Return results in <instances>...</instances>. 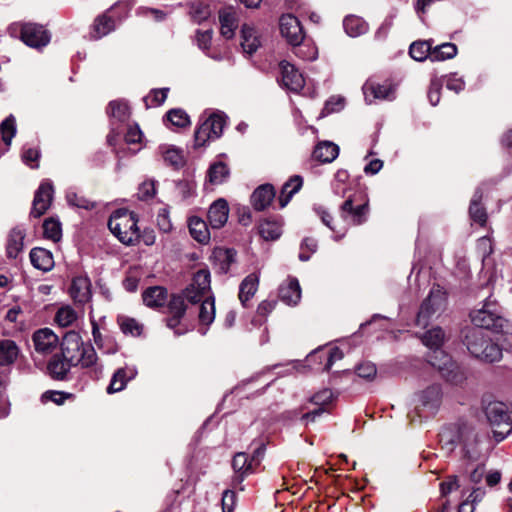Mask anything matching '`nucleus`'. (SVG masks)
Wrapping results in <instances>:
<instances>
[{"instance_id": "f257e3e1", "label": "nucleus", "mask_w": 512, "mask_h": 512, "mask_svg": "<svg viewBox=\"0 0 512 512\" xmlns=\"http://www.w3.org/2000/svg\"><path fill=\"white\" fill-rule=\"evenodd\" d=\"M472 323L479 328L492 330L495 333L512 334V322L506 319L499 304L487 298L480 309L470 313Z\"/></svg>"}, {"instance_id": "f03ea898", "label": "nucleus", "mask_w": 512, "mask_h": 512, "mask_svg": "<svg viewBox=\"0 0 512 512\" xmlns=\"http://www.w3.org/2000/svg\"><path fill=\"white\" fill-rule=\"evenodd\" d=\"M61 355L70 364L88 368L96 364L97 354L90 344H85L80 334L76 331H68L61 342Z\"/></svg>"}, {"instance_id": "7ed1b4c3", "label": "nucleus", "mask_w": 512, "mask_h": 512, "mask_svg": "<svg viewBox=\"0 0 512 512\" xmlns=\"http://www.w3.org/2000/svg\"><path fill=\"white\" fill-rule=\"evenodd\" d=\"M439 440L448 450H453L458 443L462 444L464 455L470 460H476L480 456V451L477 449V434L467 425L444 427L439 433Z\"/></svg>"}, {"instance_id": "20e7f679", "label": "nucleus", "mask_w": 512, "mask_h": 512, "mask_svg": "<svg viewBox=\"0 0 512 512\" xmlns=\"http://www.w3.org/2000/svg\"><path fill=\"white\" fill-rule=\"evenodd\" d=\"M137 216L126 209L113 212L108 221L111 233L124 245L133 246L140 240Z\"/></svg>"}, {"instance_id": "39448f33", "label": "nucleus", "mask_w": 512, "mask_h": 512, "mask_svg": "<svg viewBox=\"0 0 512 512\" xmlns=\"http://www.w3.org/2000/svg\"><path fill=\"white\" fill-rule=\"evenodd\" d=\"M465 344L468 351L482 361L493 363L502 358V350L493 343L487 335L478 328H471L465 335Z\"/></svg>"}, {"instance_id": "423d86ee", "label": "nucleus", "mask_w": 512, "mask_h": 512, "mask_svg": "<svg viewBox=\"0 0 512 512\" xmlns=\"http://www.w3.org/2000/svg\"><path fill=\"white\" fill-rule=\"evenodd\" d=\"M369 214V199L361 192L349 194L339 207V215L341 219L352 226L365 224L368 221Z\"/></svg>"}, {"instance_id": "0eeeda50", "label": "nucleus", "mask_w": 512, "mask_h": 512, "mask_svg": "<svg viewBox=\"0 0 512 512\" xmlns=\"http://www.w3.org/2000/svg\"><path fill=\"white\" fill-rule=\"evenodd\" d=\"M485 415L489 423L495 427L496 441H502L512 430V421L506 404L499 401L488 403L485 407Z\"/></svg>"}, {"instance_id": "6e6552de", "label": "nucleus", "mask_w": 512, "mask_h": 512, "mask_svg": "<svg viewBox=\"0 0 512 512\" xmlns=\"http://www.w3.org/2000/svg\"><path fill=\"white\" fill-rule=\"evenodd\" d=\"M226 125L223 113H212L203 120L194 133V147H204L209 141L218 139Z\"/></svg>"}, {"instance_id": "1a4fd4ad", "label": "nucleus", "mask_w": 512, "mask_h": 512, "mask_svg": "<svg viewBox=\"0 0 512 512\" xmlns=\"http://www.w3.org/2000/svg\"><path fill=\"white\" fill-rule=\"evenodd\" d=\"M185 300L187 299L182 293L174 294L171 296L167 305L168 317L166 318V324L176 335H183L189 329L188 325L185 323V314L187 311Z\"/></svg>"}, {"instance_id": "9d476101", "label": "nucleus", "mask_w": 512, "mask_h": 512, "mask_svg": "<svg viewBox=\"0 0 512 512\" xmlns=\"http://www.w3.org/2000/svg\"><path fill=\"white\" fill-rule=\"evenodd\" d=\"M428 361L448 382L452 384L462 382L463 374L458 365L441 348L431 350L428 355Z\"/></svg>"}, {"instance_id": "9b49d317", "label": "nucleus", "mask_w": 512, "mask_h": 512, "mask_svg": "<svg viewBox=\"0 0 512 512\" xmlns=\"http://www.w3.org/2000/svg\"><path fill=\"white\" fill-rule=\"evenodd\" d=\"M446 293L440 286H434L428 297L423 301L417 315V325L426 327L431 316L444 309Z\"/></svg>"}, {"instance_id": "f8f14e48", "label": "nucleus", "mask_w": 512, "mask_h": 512, "mask_svg": "<svg viewBox=\"0 0 512 512\" xmlns=\"http://www.w3.org/2000/svg\"><path fill=\"white\" fill-rule=\"evenodd\" d=\"M211 276L207 269L198 270L190 285L183 290L182 294L186 297L187 301L191 304L200 302L203 298L210 296L211 289Z\"/></svg>"}, {"instance_id": "ddd939ff", "label": "nucleus", "mask_w": 512, "mask_h": 512, "mask_svg": "<svg viewBox=\"0 0 512 512\" xmlns=\"http://www.w3.org/2000/svg\"><path fill=\"white\" fill-rule=\"evenodd\" d=\"M19 27L21 40L28 46L40 48L50 42V34L42 25L36 23H20L11 26V30Z\"/></svg>"}, {"instance_id": "4468645a", "label": "nucleus", "mask_w": 512, "mask_h": 512, "mask_svg": "<svg viewBox=\"0 0 512 512\" xmlns=\"http://www.w3.org/2000/svg\"><path fill=\"white\" fill-rule=\"evenodd\" d=\"M362 90L368 104L376 100H393L395 98V86L388 81L379 83L369 79L364 83Z\"/></svg>"}, {"instance_id": "2eb2a0df", "label": "nucleus", "mask_w": 512, "mask_h": 512, "mask_svg": "<svg viewBox=\"0 0 512 512\" xmlns=\"http://www.w3.org/2000/svg\"><path fill=\"white\" fill-rule=\"evenodd\" d=\"M281 35L293 46L302 43L305 34L297 17L292 14L282 15L279 21Z\"/></svg>"}, {"instance_id": "dca6fc26", "label": "nucleus", "mask_w": 512, "mask_h": 512, "mask_svg": "<svg viewBox=\"0 0 512 512\" xmlns=\"http://www.w3.org/2000/svg\"><path fill=\"white\" fill-rule=\"evenodd\" d=\"M34 349L41 355L51 354L59 344V338L50 328H41L32 335Z\"/></svg>"}, {"instance_id": "f3484780", "label": "nucleus", "mask_w": 512, "mask_h": 512, "mask_svg": "<svg viewBox=\"0 0 512 512\" xmlns=\"http://www.w3.org/2000/svg\"><path fill=\"white\" fill-rule=\"evenodd\" d=\"M53 186L49 182H42L35 192L30 215L39 218L50 208L53 198Z\"/></svg>"}, {"instance_id": "a211bd4d", "label": "nucleus", "mask_w": 512, "mask_h": 512, "mask_svg": "<svg viewBox=\"0 0 512 512\" xmlns=\"http://www.w3.org/2000/svg\"><path fill=\"white\" fill-rule=\"evenodd\" d=\"M282 83L283 85L294 92H298L304 87L305 80L303 75L295 68L294 65L287 61L280 63Z\"/></svg>"}, {"instance_id": "6ab92c4d", "label": "nucleus", "mask_w": 512, "mask_h": 512, "mask_svg": "<svg viewBox=\"0 0 512 512\" xmlns=\"http://www.w3.org/2000/svg\"><path fill=\"white\" fill-rule=\"evenodd\" d=\"M229 206L225 199L219 198L214 201L208 210V221L213 229H219L228 220Z\"/></svg>"}, {"instance_id": "aec40b11", "label": "nucleus", "mask_w": 512, "mask_h": 512, "mask_svg": "<svg viewBox=\"0 0 512 512\" xmlns=\"http://www.w3.org/2000/svg\"><path fill=\"white\" fill-rule=\"evenodd\" d=\"M441 400V390L437 385H433L424 390L420 395L419 412H427L426 416L432 415L437 410Z\"/></svg>"}, {"instance_id": "412c9836", "label": "nucleus", "mask_w": 512, "mask_h": 512, "mask_svg": "<svg viewBox=\"0 0 512 512\" xmlns=\"http://www.w3.org/2000/svg\"><path fill=\"white\" fill-rule=\"evenodd\" d=\"M136 375L137 371L134 367H122L117 369L107 387V393L113 394L122 391L125 389L127 383L134 379Z\"/></svg>"}, {"instance_id": "4be33fe9", "label": "nucleus", "mask_w": 512, "mask_h": 512, "mask_svg": "<svg viewBox=\"0 0 512 512\" xmlns=\"http://www.w3.org/2000/svg\"><path fill=\"white\" fill-rule=\"evenodd\" d=\"M279 298L287 305H297L301 299V288L296 278H289L279 287Z\"/></svg>"}, {"instance_id": "5701e85b", "label": "nucleus", "mask_w": 512, "mask_h": 512, "mask_svg": "<svg viewBox=\"0 0 512 512\" xmlns=\"http://www.w3.org/2000/svg\"><path fill=\"white\" fill-rule=\"evenodd\" d=\"M332 398L333 393L330 389H322L314 394L311 398V402H313L315 405H319L320 407L312 412L305 413L301 418L302 421H304L306 424L309 422H314L317 417L325 412L323 406L331 402Z\"/></svg>"}, {"instance_id": "b1692460", "label": "nucleus", "mask_w": 512, "mask_h": 512, "mask_svg": "<svg viewBox=\"0 0 512 512\" xmlns=\"http://www.w3.org/2000/svg\"><path fill=\"white\" fill-rule=\"evenodd\" d=\"M261 41L255 27L243 24L241 27V46L245 53L251 55L260 47Z\"/></svg>"}, {"instance_id": "393cba45", "label": "nucleus", "mask_w": 512, "mask_h": 512, "mask_svg": "<svg viewBox=\"0 0 512 512\" xmlns=\"http://www.w3.org/2000/svg\"><path fill=\"white\" fill-rule=\"evenodd\" d=\"M274 197V187L270 184H264L253 192L251 195V203L256 210L262 211L270 205Z\"/></svg>"}, {"instance_id": "a878e982", "label": "nucleus", "mask_w": 512, "mask_h": 512, "mask_svg": "<svg viewBox=\"0 0 512 512\" xmlns=\"http://www.w3.org/2000/svg\"><path fill=\"white\" fill-rule=\"evenodd\" d=\"M72 366L74 365L70 364L61 354H55L47 364V371L53 379L64 380Z\"/></svg>"}, {"instance_id": "bb28decb", "label": "nucleus", "mask_w": 512, "mask_h": 512, "mask_svg": "<svg viewBox=\"0 0 512 512\" xmlns=\"http://www.w3.org/2000/svg\"><path fill=\"white\" fill-rule=\"evenodd\" d=\"M25 230L15 227L10 230L7 237L6 254L9 258H17L24 246Z\"/></svg>"}, {"instance_id": "cd10ccee", "label": "nucleus", "mask_w": 512, "mask_h": 512, "mask_svg": "<svg viewBox=\"0 0 512 512\" xmlns=\"http://www.w3.org/2000/svg\"><path fill=\"white\" fill-rule=\"evenodd\" d=\"M71 297L79 303L87 302L91 297V283L87 277H76L70 287Z\"/></svg>"}, {"instance_id": "c85d7f7f", "label": "nucleus", "mask_w": 512, "mask_h": 512, "mask_svg": "<svg viewBox=\"0 0 512 512\" xmlns=\"http://www.w3.org/2000/svg\"><path fill=\"white\" fill-rule=\"evenodd\" d=\"M30 261L32 265L44 272L50 271L54 267L52 253L44 248L36 247L30 251Z\"/></svg>"}, {"instance_id": "c756f323", "label": "nucleus", "mask_w": 512, "mask_h": 512, "mask_svg": "<svg viewBox=\"0 0 512 512\" xmlns=\"http://www.w3.org/2000/svg\"><path fill=\"white\" fill-rule=\"evenodd\" d=\"M338 155L339 147L331 141L318 143L313 151V157L322 163H331Z\"/></svg>"}, {"instance_id": "7c9ffc66", "label": "nucleus", "mask_w": 512, "mask_h": 512, "mask_svg": "<svg viewBox=\"0 0 512 512\" xmlns=\"http://www.w3.org/2000/svg\"><path fill=\"white\" fill-rule=\"evenodd\" d=\"M143 302L150 308L163 306L167 301V290L161 286L147 288L142 295Z\"/></svg>"}, {"instance_id": "2f4dec72", "label": "nucleus", "mask_w": 512, "mask_h": 512, "mask_svg": "<svg viewBox=\"0 0 512 512\" xmlns=\"http://www.w3.org/2000/svg\"><path fill=\"white\" fill-rule=\"evenodd\" d=\"M259 276L256 273H251L246 276L239 287V300L243 306L255 295L258 290Z\"/></svg>"}, {"instance_id": "473e14b6", "label": "nucleus", "mask_w": 512, "mask_h": 512, "mask_svg": "<svg viewBox=\"0 0 512 512\" xmlns=\"http://www.w3.org/2000/svg\"><path fill=\"white\" fill-rule=\"evenodd\" d=\"M303 179L301 176H292L282 187L278 197L281 208H284L294 194H296L302 187Z\"/></svg>"}, {"instance_id": "72a5a7b5", "label": "nucleus", "mask_w": 512, "mask_h": 512, "mask_svg": "<svg viewBox=\"0 0 512 512\" xmlns=\"http://www.w3.org/2000/svg\"><path fill=\"white\" fill-rule=\"evenodd\" d=\"M191 236L199 243H207L210 239V232L204 220L193 216L188 222Z\"/></svg>"}, {"instance_id": "f704fd0d", "label": "nucleus", "mask_w": 512, "mask_h": 512, "mask_svg": "<svg viewBox=\"0 0 512 512\" xmlns=\"http://www.w3.org/2000/svg\"><path fill=\"white\" fill-rule=\"evenodd\" d=\"M19 348L12 340L0 341V366L12 365L18 358Z\"/></svg>"}, {"instance_id": "c9c22d12", "label": "nucleus", "mask_w": 512, "mask_h": 512, "mask_svg": "<svg viewBox=\"0 0 512 512\" xmlns=\"http://www.w3.org/2000/svg\"><path fill=\"white\" fill-rule=\"evenodd\" d=\"M483 197L482 190L478 188L471 200L470 207H469V214L473 221L479 223L480 225H484L487 220V213L485 208L481 205V200Z\"/></svg>"}, {"instance_id": "e433bc0d", "label": "nucleus", "mask_w": 512, "mask_h": 512, "mask_svg": "<svg viewBox=\"0 0 512 512\" xmlns=\"http://www.w3.org/2000/svg\"><path fill=\"white\" fill-rule=\"evenodd\" d=\"M259 234L267 241H274L282 234V225L276 220L265 219L259 224Z\"/></svg>"}, {"instance_id": "4c0bfd02", "label": "nucleus", "mask_w": 512, "mask_h": 512, "mask_svg": "<svg viewBox=\"0 0 512 512\" xmlns=\"http://www.w3.org/2000/svg\"><path fill=\"white\" fill-rule=\"evenodd\" d=\"M219 21L222 36L227 39L232 38L237 27L235 13L231 10H221L219 12Z\"/></svg>"}, {"instance_id": "58836bf2", "label": "nucleus", "mask_w": 512, "mask_h": 512, "mask_svg": "<svg viewBox=\"0 0 512 512\" xmlns=\"http://www.w3.org/2000/svg\"><path fill=\"white\" fill-rule=\"evenodd\" d=\"M159 151L166 164L176 168L184 164V157L180 149L170 145H161Z\"/></svg>"}, {"instance_id": "ea45409f", "label": "nucleus", "mask_w": 512, "mask_h": 512, "mask_svg": "<svg viewBox=\"0 0 512 512\" xmlns=\"http://www.w3.org/2000/svg\"><path fill=\"white\" fill-rule=\"evenodd\" d=\"M16 134V124L15 118L13 115H9L2 123L0 124V137L2 142L5 145V148L1 151L0 156L8 149L11 145V141Z\"/></svg>"}, {"instance_id": "a19ab883", "label": "nucleus", "mask_w": 512, "mask_h": 512, "mask_svg": "<svg viewBox=\"0 0 512 512\" xmlns=\"http://www.w3.org/2000/svg\"><path fill=\"white\" fill-rule=\"evenodd\" d=\"M346 33L351 37L360 36L368 30L367 23L358 16H347L343 21Z\"/></svg>"}, {"instance_id": "79ce46f5", "label": "nucleus", "mask_w": 512, "mask_h": 512, "mask_svg": "<svg viewBox=\"0 0 512 512\" xmlns=\"http://www.w3.org/2000/svg\"><path fill=\"white\" fill-rule=\"evenodd\" d=\"M199 309V322L202 325H210L215 319V300L212 296H207L201 301Z\"/></svg>"}, {"instance_id": "37998d69", "label": "nucleus", "mask_w": 512, "mask_h": 512, "mask_svg": "<svg viewBox=\"0 0 512 512\" xmlns=\"http://www.w3.org/2000/svg\"><path fill=\"white\" fill-rule=\"evenodd\" d=\"M230 171L228 166L223 162H217L210 166L208 170L209 182L213 185L224 183L229 177Z\"/></svg>"}, {"instance_id": "c03bdc74", "label": "nucleus", "mask_w": 512, "mask_h": 512, "mask_svg": "<svg viewBox=\"0 0 512 512\" xmlns=\"http://www.w3.org/2000/svg\"><path fill=\"white\" fill-rule=\"evenodd\" d=\"M457 54V47L453 43H443L436 46L431 50L430 59L431 61H445L452 59Z\"/></svg>"}, {"instance_id": "a18cd8bd", "label": "nucleus", "mask_w": 512, "mask_h": 512, "mask_svg": "<svg viewBox=\"0 0 512 512\" xmlns=\"http://www.w3.org/2000/svg\"><path fill=\"white\" fill-rule=\"evenodd\" d=\"M444 340L445 334L440 327L433 328L422 336L423 344L430 350L441 348Z\"/></svg>"}, {"instance_id": "49530a36", "label": "nucleus", "mask_w": 512, "mask_h": 512, "mask_svg": "<svg viewBox=\"0 0 512 512\" xmlns=\"http://www.w3.org/2000/svg\"><path fill=\"white\" fill-rule=\"evenodd\" d=\"M431 50L429 41H415L410 45L409 54L416 61H424L430 58Z\"/></svg>"}, {"instance_id": "de8ad7c7", "label": "nucleus", "mask_w": 512, "mask_h": 512, "mask_svg": "<svg viewBox=\"0 0 512 512\" xmlns=\"http://www.w3.org/2000/svg\"><path fill=\"white\" fill-rule=\"evenodd\" d=\"M113 28H114L113 19L107 15H101V16L97 17L94 21L93 37L96 39L101 38V37L107 35L110 31H112Z\"/></svg>"}, {"instance_id": "09e8293b", "label": "nucleus", "mask_w": 512, "mask_h": 512, "mask_svg": "<svg viewBox=\"0 0 512 512\" xmlns=\"http://www.w3.org/2000/svg\"><path fill=\"white\" fill-rule=\"evenodd\" d=\"M43 235L54 242L59 241L62 237L61 223L54 218L46 219L43 223Z\"/></svg>"}, {"instance_id": "8fccbe9b", "label": "nucleus", "mask_w": 512, "mask_h": 512, "mask_svg": "<svg viewBox=\"0 0 512 512\" xmlns=\"http://www.w3.org/2000/svg\"><path fill=\"white\" fill-rule=\"evenodd\" d=\"M77 312L70 306L61 307L56 315L55 322L61 327H68L77 320Z\"/></svg>"}, {"instance_id": "3c124183", "label": "nucleus", "mask_w": 512, "mask_h": 512, "mask_svg": "<svg viewBox=\"0 0 512 512\" xmlns=\"http://www.w3.org/2000/svg\"><path fill=\"white\" fill-rule=\"evenodd\" d=\"M189 14L195 23H202L207 20L210 16L209 6L203 2H193L190 5Z\"/></svg>"}, {"instance_id": "603ef678", "label": "nucleus", "mask_w": 512, "mask_h": 512, "mask_svg": "<svg viewBox=\"0 0 512 512\" xmlns=\"http://www.w3.org/2000/svg\"><path fill=\"white\" fill-rule=\"evenodd\" d=\"M232 466L235 472L239 473L241 476L247 474L253 468L252 461H250L248 455L243 452L237 453L234 456Z\"/></svg>"}, {"instance_id": "864d4df0", "label": "nucleus", "mask_w": 512, "mask_h": 512, "mask_svg": "<svg viewBox=\"0 0 512 512\" xmlns=\"http://www.w3.org/2000/svg\"><path fill=\"white\" fill-rule=\"evenodd\" d=\"M121 331L124 334L132 336H140L143 331V326L134 318L121 317L119 318Z\"/></svg>"}, {"instance_id": "5fc2aeb1", "label": "nucleus", "mask_w": 512, "mask_h": 512, "mask_svg": "<svg viewBox=\"0 0 512 512\" xmlns=\"http://www.w3.org/2000/svg\"><path fill=\"white\" fill-rule=\"evenodd\" d=\"M317 355H319V357L324 355L327 358V362L324 367L326 371H329L332 368L333 364L336 361L341 360L344 356L343 352L338 347H333L328 352H324L323 350L315 351L311 353L309 357L312 358Z\"/></svg>"}, {"instance_id": "6e6d98bb", "label": "nucleus", "mask_w": 512, "mask_h": 512, "mask_svg": "<svg viewBox=\"0 0 512 512\" xmlns=\"http://www.w3.org/2000/svg\"><path fill=\"white\" fill-rule=\"evenodd\" d=\"M108 113L119 121H125L129 116V108L124 102L112 101L109 104Z\"/></svg>"}, {"instance_id": "4d7b16f0", "label": "nucleus", "mask_w": 512, "mask_h": 512, "mask_svg": "<svg viewBox=\"0 0 512 512\" xmlns=\"http://www.w3.org/2000/svg\"><path fill=\"white\" fill-rule=\"evenodd\" d=\"M167 119L176 127H185L190 124L187 113L182 109H172L167 113Z\"/></svg>"}, {"instance_id": "13d9d810", "label": "nucleus", "mask_w": 512, "mask_h": 512, "mask_svg": "<svg viewBox=\"0 0 512 512\" xmlns=\"http://www.w3.org/2000/svg\"><path fill=\"white\" fill-rule=\"evenodd\" d=\"M314 210L316 214L320 217L323 224L330 228L333 232L337 233V239H340L345 235V229L337 230L336 226L332 225L333 217L325 208L316 207Z\"/></svg>"}, {"instance_id": "bf43d9fd", "label": "nucleus", "mask_w": 512, "mask_h": 512, "mask_svg": "<svg viewBox=\"0 0 512 512\" xmlns=\"http://www.w3.org/2000/svg\"><path fill=\"white\" fill-rule=\"evenodd\" d=\"M168 88H162V89H154L151 91V93L144 99L146 102V106H159L167 98Z\"/></svg>"}, {"instance_id": "052dcab7", "label": "nucleus", "mask_w": 512, "mask_h": 512, "mask_svg": "<svg viewBox=\"0 0 512 512\" xmlns=\"http://www.w3.org/2000/svg\"><path fill=\"white\" fill-rule=\"evenodd\" d=\"M66 199L70 205L78 208L89 210L94 207V204L90 200L73 191L67 193Z\"/></svg>"}, {"instance_id": "680f3d73", "label": "nucleus", "mask_w": 512, "mask_h": 512, "mask_svg": "<svg viewBox=\"0 0 512 512\" xmlns=\"http://www.w3.org/2000/svg\"><path fill=\"white\" fill-rule=\"evenodd\" d=\"M300 249L299 259L301 261H307L310 259L311 254L316 251L317 242L313 238H305L301 243Z\"/></svg>"}, {"instance_id": "e2e57ef3", "label": "nucleus", "mask_w": 512, "mask_h": 512, "mask_svg": "<svg viewBox=\"0 0 512 512\" xmlns=\"http://www.w3.org/2000/svg\"><path fill=\"white\" fill-rule=\"evenodd\" d=\"M235 251L231 249L219 250L216 252V258L222 262V270L227 271L230 265L235 261Z\"/></svg>"}, {"instance_id": "0e129e2a", "label": "nucleus", "mask_w": 512, "mask_h": 512, "mask_svg": "<svg viewBox=\"0 0 512 512\" xmlns=\"http://www.w3.org/2000/svg\"><path fill=\"white\" fill-rule=\"evenodd\" d=\"M442 82L439 79H433L428 91V99L431 105L436 106L440 101V91Z\"/></svg>"}, {"instance_id": "69168bd1", "label": "nucleus", "mask_w": 512, "mask_h": 512, "mask_svg": "<svg viewBox=\"0 0 512 512\" xmlns=\"http://www.w3.org/2000/svg\"><path fill=\"white\" fill-rule=\"evenodd\" d=\"M155 193V183L153 181H145L139 187L138 198L140 200H148L153 198Z\"/></svg>"}, {"instance_id": "338daca9", "label": "nucleus", "mask_w": 512, "mask_h": 512, "mask_svg": "<svg viewBox=\"0 0 512 512\" xmlns=\"http://www.w3.org/2000/svg\"><path fill=\"white\" fill-rule=\"evenodd\" d=\"M156 220L157 226L161 231L167 233L172 229V223L170 221L169 212L166 208H162L159 210Z\"/></svg>"}, {"instance_id": "774afa93", "label": "nucleus", "mask_w": 512, "mask_h": 512, "mask_svg": "<svg viewBox=\"0 0 512 512\" xmlns=\"http://www.w3.org/2000/svg\"><path fill=\"white\" fill-rule=\"evenodd\" d=\"M222 511L232 512L236 504V493L232 490H225L222 494Z\"/></svg>"}]
</instances>
